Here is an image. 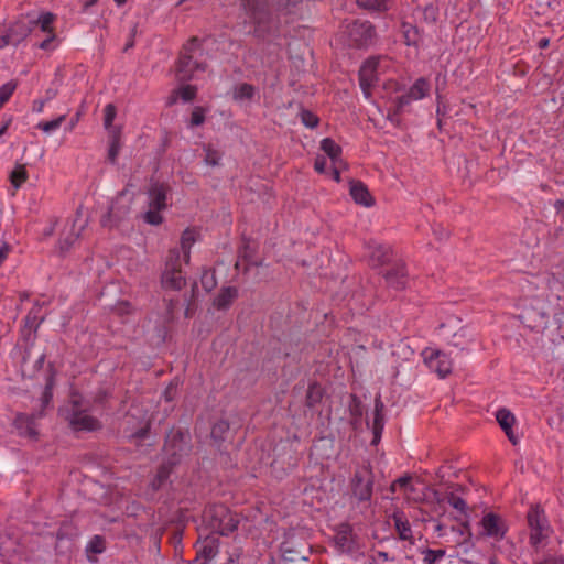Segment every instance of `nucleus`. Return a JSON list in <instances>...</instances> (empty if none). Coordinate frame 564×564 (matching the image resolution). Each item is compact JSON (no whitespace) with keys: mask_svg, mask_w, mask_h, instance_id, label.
Segmentation results:
<instances>
[{"mask_svg":"<svg viewBox=\"0 0 564 564\" xmlns=\"http://www.w3.org/2000/svg\"><path fill=\"white\" fill-rule=\"evenodd\" d=\"M335 542L341 551H351L352 549V529L349 524L339 525L335 535Z\"/></svg>","mask_w":564,"mask_h":564,"instance_id":"obj_24","label":"nucleus"},{"mask_svg":"<svg viewBox=\"0 0 564 564\" xmlns=\"http://www.w3.org/2000/svg\"><path fill=\"white\" fill-rule=\"evenodd\" d=\"M196 93L197 88L193 85H184L178 88H175L166 98V106L171 107L175 105L178 98H181L185 102L192 101L196 97Z\"/></svg>","mask_w":564,"mask_h":564,"instance_id":"obj_21","label":"nucleus"},{"mask_svg":"<svg viewBox=\"0 0 564 564\" xmlns=\"http://www.w3.org/2000/svg\"><path fill=\"white\" fill-rule=\"evenodd\" d=\"M191 436L187 432L172 429L165 438L164 452L169 456V464L176 465L181 458L191 451Z\"/></svg>","mask_w":564,"mask_h":564,"instance_id":"obj_8","label":"nucleus"},{"mask_svg":"<svg viewBox=\"0 0 564 564\" xmlns=\"http://www.w3.org/2000/svg\"><path fill=\"white\" fill-rule=\"evenodd\" d=\"M203 288L207 291H212L216 286L215 273L206 272L202 278Z\"/></svg>","mask_w":564,"mask_h":564,"instance_id":"obj_50","label":"nucleus"},{"mask_svg":"<svg viewBox=\"0 0 564 564\" xmlns=\"http://www.w3.org/2000/svg\"><path fill=\"white\" fill-rule=\"evenodd\" d=\"M392 0H357V4L368 11L386 12L391 8Z\"/></svg>","mask_w":564,"mask_h":564,"instance_id":"obj_28","label":"nucleus"},{"mask_svg":"<svg viewBox=\"0 0 564 564\" xmlns=\"http://www.w3.org/2000/svg\"><path fill=\"white\" fill-rule=\"evenodd\" d=\"M423 356L429 368L435 371L440 378H445L452 372L453 361L445 352L425 349Z\"/></svg>","mask_w":564,"mask_h":564,"instance_id":"obj_11","label":"nucleus"},{"mask_svg":"<svg viewBox=\"0 0 564 564\" xmlns=\"http://www.w3.org/2000/svg\"><path fill=\"white\" fill-rule=\"evenodd\" d=\"M404 43L406 45H414L416 46L421 40V34L419 29L415 25H412L410 23L403 22L401 25Z\"/></svg>","mask_w":564,"mask_h":564,"instance_id":"obj_30","label":"nucleus"},{"mask_svg":"<svg viewBox=\"0 0 564 564\" xmlns=\"http://www.w3.org/2000/svg\"><path fill=\"white\" fill-rule=\"evenodd\" d=\"M445 553L446 552L443 549H440V550L425 549L422 551V554L424 555L423 563L424 564H434L436 561L443 558L445 556Z\"/></svg>","mask_w":564,"mask_h":564,"instance_id":"obj_39","label":"nucleus"},{"mask_svg":"<svg viewBox=\"0 0 564 564\" xmlns=\"http://www.w3.org/2000/svg\"><path fill=\"white\" fill-rule=\"evenodd\" d=\"M229 432V423L225 420H219L214 423L210 431V436L216 442H221L225 440L226 435Z\"/></svg>","mask_w":564,"mask_h":564,"instance_id":"obj_33","label":"nucleus"},{"mask_svg":"<svg viewBox=\"0 0 564 564\" xmlns=\"http://www.w3.org/2000/svg\"><path fill=\"white\" fill-rule=\"evenodd\" d=\"M327 165V160L323 155H317L314 162V169L317 173H325Z\"/></svg>","mask_w":564,"mask_h":564,"instance_id":"obj_53","label":"nucleus"},{"mask_svg":"<svg viewBox=\"0 0 564 564\" xmlns=\"http://www.w3.org/2000/svg\"><path fill=\"white\" fill-rule=\"evenodd\" d=\"M185 284L183 271H163L162 285L165 289L181 290Z\"/></svg>","mask_w":564,"mask_h":564,"instance_id":"obj_23","label":"nucleus"},{"mask_svg":"<svg viewBox=\"0 0 564 564\" xmlns=\"http://www.w3.org/2000/svg\"><path fill=\"white\" fill-rule=\"evenodd\" d=\"M254 249L251 248L249 241H245L243 246L239 250V258L245 260L246 262H251L253 260Z\"/></svg>","mask_w":564,"mask_h":564,"instance_id":"obj_46","label":"nucleus"},{"mask_svg":"<svg viewBox=\"0 0 564 564\" xmlns=\"http://www.w3.org/2000/svg\"><path fill=\"white\" fill-rule=\"evenodd\" d=\"M527 521L530 529V545L539 550L541 544L547 540L552 533V528L544 510L538 505L531 506L527 513Z\"/></svg>","mask_w":564,"mask_h":564,"instance_id":"obj_5","label":"nucleus"},{"mask_svg":"<svg viewBox=\"0 0 564 564\" xmlns=\"http://www.w3.org/2000/svg\"><path fill=\"white\" fill-rule=\"evenodd\" d=\"M123 198V194H120L111 204L108 210V216L113 221L118 223L122 220L130 210V207L128 205H120V200Z\"/></svg>","mask_w":564,"mask_h":564,"instance_id":"obj_27","label":"nucleus"},{"mask_svg":"<svg viewBox=\"0 0 564 564\" xmlns=\"http://www.w3.org/2000/svg\"><path fill=\"white\" fill-rule=\"evenodd\" d=\"M64 120H65V116L63 115V116H59L58 118H56L54 120L41 122L39 124V129H41L44 132H51V131L56 130L57 128H59L61 124L64 122Z\"/></svg>","mask_w":564,"mask_h":564,"instance_id":"obj_44","label":"nucleus"},{"mask_svg":"<svg viewBox=\"0 0 564 564\" xmlns=\"http://www.w3.org/2000/svg\"><path fill=\"white\" fill-rule=\"evenodd\" d=\"M218 552L216 542L214 539H206L202 545L197 549L196 560L203 558L205 562L216 556Z\"/></svg>","mask_w":564,"mask_h":564,"instance_id":"obj_29","label":"nucleus"},{"mask_svg":"<svg viewBox=\"0 0 564 564\" xmlns=\"http://www.w3.org/2000/svg\"><path fill=\"white\" fill-rule=\"evenodd\" d=\"M116 310L120 313V314H129L131 312V305L128 303V302H120L118 303V305L116 306Z\"/></svg>","mask_w":564,"mask_h":564,"instance_id":"obj_56","label":"nucleus"},{"mask_svg":"<svg viewBox=\"0 0 564 564\" xmlns=\"http://www.w3.org/2000/svg\"><path fill=\"white\" fill-rule=\"evenodd\" d=\"M55 20V15L51 12L43 13L39 17L37 24L41 30L47 34H54L52 24Z\"/></svg>","mask_w":564,"mask_h":564,"instance_id":"obj_38","label":"nucleus"},{"mask_svg":"<svg viewBox=\"0 0 564 564\" xmlns=\"http://www.w3.org/2000/svg\"><path fill=\"white\" fill-rule=\"evenodd\" d=\"M349 192L356 204L362 205L365 207H371L375 204V198L369 193L367 186L359 181L350 182Z\"/></svg>","mask_w":564,"mask_h":564,"instance_id":"obj_19","label":"nucleus"},{"mask_svg":"<svg viewBox=\"0 0 564 564\" xmlns=\"http://www.w3.org/2000/svg\"><path fill=\"white\" fill-rule=\"evenodd\" d=\"M116 107L112 104L106 105L104 109V124L108 129L112 126V122L116 118Z\"/></svg>","mask_w":564,"mask_h":564,"instance_id":"obj_45","label":"nucleus"},{"mask_svg":"<svg viewBox=\"0 0 564 564\" xmlns=\"http://www.w3.org/2000/svg\"><path fill=\"white\" fill-rule=\"evenodd\" d=\"M238 297V289L235 286H225L220 290L218 295L214 299V306L217 310H227Z\"/></svg>","mask_w":564,"mask_h":564,"instance_id":"obj_22","label":"nucleus"},{"mask_svg":"<svg viewBox=\"0 0 564 564\" xmlns=\"http://www.w3.org/2000/svg\"><path fill=\"white\" fill-rule=\"evenodd\" d=\"M196 241V231L192 228H187L183 231L181 237V252L184 261L187 263L191 257V248Z\"/></svg>","mask_w":564,"mask_h":564,"instance_id":"obj_26","label":"nucleus"},{"mask_svg":"<svg viewBox=\"0 0 564 564\" xmlns=\"http://www.w3.org/2000/svg\"><path fill=\"white\" fill-rule=\"evenodd\" d=\"M480 525L482 528L481 535L497 541L503 539L508 529L505 520L494 512L486 513L480 521Z\"/></svg>","mask_w":564,"mask_h":564,"instance_id":"obj_12","label":"nucleus"},{"mask_svg":"<svg viewBox=\"0 0 564 564\" xmlns=\"http://www.w3.org/2000/svg\"><path fill=\"white\" fill-rule=\"evenodd\" d=\"M321 150L330 159V163H340L341 148L333 139L325 138L321 141Z\"/></svg>","mask_w":564,"mask_h":564,"instance_id":"obj_25","label":"nucleus"},{"mask_svg":"<svg viewBox=\"0 0 564 564\" xmlns=\"http://www.w3.org/2000/svg\"><path fill=\"white\" fill-rule=\"evenodd\" d=\"M368 249L369 262L372 267H382L392 258V249L389 246L371 242Z\"/></svg>","mask_w":564,"mask_h":564,"instance_id":"obj_16","label":"nucleus"},{"mask_svg":"<svg viewBox=\"0 0 564 564\" xmlns=\"http://www.w3.org/2000/svg\"><path fill=\"white\" fill-rule=\"evenodd\" d=\"M205 121V113L203 108L195 107L191 116V126H200Z\"/></svg>","mask_w":564,"mask_h":564,"instance_id":"obj_49","label":"nucleus"},{"mask_svg":"<svg viewBox=\"0 0 564 564\" xmlns=\"http://www.w3.org/2000/svg\"><path fill=\"white\" fill-rule=\"evenodd\" d=\"M54 39H55V34H48V36L40 43L39 47L42 50L51 48V44L54 41Z\"/></svg>","mask_w":564,"mask_h":564,"instance_id":"obj_57","label":"nucleus"},{"mask_svg":"<svg viewBox=\"0 0 564 564\" xmlns=\"http://www.w3.org/2000/svg\"><path fill=\"white\" fill-rule=\"evenodd\" d=\"M383 411H384V404L381 400V395L378 394L375 398L373 421H372V426H371L372 433H373V438L371 442L372 445H377L381 440L382 431L384 427Z\"/></svg>","mask_w":564,"mask_h":564,"instance_id":"obj_17","label":"nucleus"},{"mask_svg":"<svg viewBox=\"0 0 564 564\" xmlns=\"http://www.w3.org/2000/svg\"><path fill=\"white\" fill-rule=\"evenodd\" d=\"M11 251V246L7 242H4L1 248H0V267L2 265V263L4 262V260L7 259L8 254L10 253Z\"/></svg>","mask_w":564,"mask_h":564,"instance_id":"obj_54","label":"nucleus"},{"mask_svg":"<svg viewBox=\"0 0 564 564\" xmlns=\"http://www.w3.org/2000/svg\"><path fill=\"white\" fill-rule=\"evenodd\" d=\"M174 393H175V388L171 384V386H169V387L165 389V391H164V393H163V397H164V399H165L167 402H170V401H172V400L174 399Z\"/></svg>","mask_w":564,"mask_h":564,"instance_id":"obj_60","label":"nucleus"},{"mask_svg":"<svg viewBox=\"0 0 564 564\" xmlns=\"http://www.w3.org/2000/svg\"><path fill=\"white\" fill-rule=\"evenodd\" d=\"M459 533L467 535L464 541H468L470 539L471 532H470V527H469L468 522L462 523V525L459 528Z\"/></svg>","mask_w":564,"mask_h":564,"instance_id":"obj_58","label":"nucleus"},{"mask_svg":"<svg viewBox=\"0 0 564 564\" xmlns=\"http://www.w3.org/2000/svg\"><path fill=\"white\" fill-rule=\"evenodd\" d=\"M554 206L556 210L562 214V217L564 219V200H556Z\"/></svg>","mask_w":564,"mask_h":564,"instance_id":"obj_64","label":"nucleus"},{"mask_svg":"<svg viewBox=\"0 0 564 564\" xmlns=\"http://www.w3.org/2000/svg\"><path fill=\"white\" fill-rule=\"evenodd\" d=\"M496 420L500 427L502 429V431L505 432L508 440L513 445H517L519 443V438L513 432V425L517 422L513 413H511V411H509L506 408L499 409L496 413Z\"/></svg>","mask_w":564,"mask_h":564,"instance_id":"obj_15","label":"nucleus"},{"mask_svg":"<svg viewBox=\"0 0 564 564\" xmlns=\"http://www.w3.org/2000/svg\"><path fill=\"white\" fill-rule=\"evenodd\" d=\"M380 59L377 57L368 58L359 70V82L362 90L369 94V89L373 86L377 80V68Z\"/></svg>","mask_w":564,"mask_h":564,"instance_id":"obj_14","label":"nucleus"},{"mask_svg":"<svg viewBox=\"0 0 564 564\" xmlns=\"http://www.w3.org/2000/svg\"><path fill=\"white\" fill-rule=\"evenodd\" d=\"M18 87V82L12 79L0 87V109L10 100Z\"/></svg>","mask_w":564,"mask_h":564,"instance_id":"obj_35","label":"nucleus"},{"mask_svg":"<svg viewBox=\"0 0 564 564\" xmlns=\"http://www.w3.org/2000/svg\"><path fill=\"white\" fill-rule=\"evenodd\" d=\"M254 87L250 84L243 83L235 87L234 89V99L241 101L245 99L250 100L254 95Z\"/></svg>","mask_w":564,"mask_h":564,"instance_id":"obj_34","label":"nucleus"},{"mask_svg":"<svg viewBox=\"0 0 564 564\" xmlns=\"http://www.w3.org/2000/svg\"><path fill=\"white\" fill-rule=\"evenodd\" d=\"M241 3L250 22L254 24V34L263 35L269 30L271 21L268 0H241Z\"/></svg>","mask_w":564,"mask_h":564,"instance_id":"obj_6","label":"nucleus"},{"mask_svg":"<svg viewBox=\"0 0 564 564\" xmlns=\"http://www.w3.org/2000/svg\"><path fill=\"white\" fill-rule=\"evenodd\" d=\"M347 33L351 45L362 48L375 44L377 32L369 21L356 20L347 26Z\"/></svg>","mask_w":564,"mask_h":564,"instance_id":"obj_9","label":"nucleus"},{"mask_svg":"<svg viewBox=\"0 0 564 564\" xmlns=\"http://www.w3.org/2000/svg\"><path fill=\"white\" fill-rule=\"evenodd\" d=\"M301 121L307 128H315L318 126L319 119L310 110L301 111Z\"/></svg>","mask_w":564,"mask_h":564,"instance_id":"obj_42","label":"nucleus"},{"mask_svg":"<svg viewBox=\"0 0 564 564\" xmlns=\"http://www.w3.org/2000/svg\"><path fill=\"white\" fill-rule=\"evenodd\" d=\"M384 279L388 285L395 290H402L406 284V271L403 264H397L393 268L387 270Z\"/></svg>","mask_w":564,"mask_h":564,"instance_id":"obj_20","label":"nucleus"},{"mask_svg":"<svg viewBox=\"0 0 564 564\" xmlns=\"http://www.w3.org/2000/svg\"><path fill=\"white\" fill-rule=\"evenodd\" d=\"M181 253L177 248L169 250L164 271H182Z\"/></svg>","mask_w":564,"mask_h":564,"instance_id":"obj_32","label":"nucleus"},{"mask_svg":"<svg viewBox=\"0 0 564 564\" xmlns=\"http://www.w3.org/2000/svg\"><path fill=\"white\" fill-rule=\"evenodd\" d=\"M373 474L369 464L359 466L351 479L354 496L360 501H368L372 496Z\"/></svg>","mask_w":564,"mask_h":564,"instance_id":"obj_10","label":"nucleus"},{"mask_svg":"<svg viewBox=\"0 0 564 564\" xmlns=\"http://www.w3.org/2000/svg\"><path fill=\"white\" fill-rule=\"evenodd\" d=\"M54 378L50 376L46 380L45 389L40 399L41 410L37 413L24 414L19 413L14 419V426L21 436L36 440L39 432L36 430L35 420L42 417L44 409L50 404L53 398Z\"/></svg>","mask_w":564,"mask_h":564,"instance_id":"obj_2","label":"nucleus"},{"mask_svg":"<svg viewBox=\"0 0 564 564\" xmlns=\"http://www.w3.org/2000/svg\"><path fill=\"white\" fill-rule=\"evenodd\" d=\"M431 86L429 82L421 77L419 78L404 95H401L397 99V107L401 110L404 106L409 105L413 100H420L430 93Z\"/></svg>","mask_w":564,"mask_h":564,"instance_id":"obj_13","label":"nucleus"},{"mask_svg":"<svg viewBox=\"0 0 564 564\" xmlns=\"http://www.w3.org/2000/svg\"><path fill=\"white\" fill-rule=\"evenodd\" d=\"M174 465H170L169 462L166 464H163L156 474V481L158 486H161L167 478L171 473V469Z\"/></svg>","mask_w":564,"mask_h":564,"instance_id":"obj_48","label":"nucleus"},{"mask_svg":"<svg viewBox=\"0 0 564 564\" xmlns=\"http://www.w3.org/2000/svg\"><path fill=\"white\" fill-rule=\"evenodd\" d=\"M281 6L284 7L289 12L292 11V8H294L297 3H300L302 0H280Z\"/></svg>","mask_w":564,"mask_h":564,"instance_id":"obj_59","label":"nucleus"},{"mask_svg":"<svg viewBox=\"0 0 564 564\" xmlns=\"http://www.w3.org/2000/svg\"><path fill=\"white\" fill-rule=\"evenodd\" d=\"M59 412L74 431H95L100 427L99 421L82 410L77 400H73L68 408L62 409Z\"/></svg>","mask_w":564,"mask_h":564,"instance_id":"obj_7","label":"nucleus"},{"mask_svg":"<svg viewBox=\"0 0 564 564\" xmlns=\"http://www.w3.org/2000/svg\"><path fill=\"white\" fill-rule=\"evenodd\" d=\"M203 519L213 532L221 535L234 532L239 523L236 514L224 505H214L206 508Z\"/></svg>","mask_w":564,"mask_h":564,"instance_id":"obj_3","label":"nucleus"},{"mask_svg":"<svg viewBox=\"0 0 564 564\" xmlns=\"http://www.w3.org/2000/svg\"><path fill=\"white\" fill-rule=\"evenodd\" d=\"M105 540L104 538H101L100 535H95L89 544H88V547H87V551H90L95 554H99V553H102L104 550H105Z\"/></svg>","mask_w":564,"mask_h":564,"instance_id":"obj_43","label":"nucleus"},{"mask_svg":"<svg viewBox=\"0 0 564 564\" xmlns=\"http://www.w3.org/2000/svg\"><path fill=\"white\" fill-rule=\"evenodd\" d=\"M203 40L193 36L182 46L175 64V76L178 82L191 80L196 72L206 70L207 62L203 58Z\"/></svg>","mask_w":564,"mask_h":564,"instance_id":"obj_1","label":"nucleus"},{"mask_svg":"<svg viewBox=\"0 0 564 564\" xmlns=\"http://www.w3.org/2000/svg\"><path fill=\"white\" fill-rule=\"evenodd\" d=\"M205 158L204 161L209 166H218L223 154L214 149L210 144L204 145Z\"/></svg>","mask_w":564,"mask_h":564,"instance_id":"obj_36","label":"nucleus"},{"mask_svg":"<svg viewBox=\"0 0 564 564\" xmlns=\"http://www.w3.org/2000/svg\"><path fill=\"white\" fill-rule=\"evenodd\" d=\"M444 500H446L453 508H455L459 512H462V513L466 512L467 505H466L465 500L462 499L460 497L456 496L455 494H453V492L447 494L446 497L444 498Z\"/></svg>","mask_w":564,"mask_h":564,"instance_id":"obj_41","label":"nucleus"},{"mask_svg":"<svg viewBox=\"0 0 564 564\" xmlns=\"http://www.w3.org/2000/svg\"><path fill=\"white\" fill-rule=\"evenodd\" d=\"M121 148L120 142V133L118 131H113L110 140V147L108 151V159L111 163L117 161V156L119 154Z\"/></svg>","mask_w":564,"mask_h":564,"instance_id":"obj_37","label":"nucleus"},{"mask_svg":"<svg viewBox=\"0 0 564 564\" xmlns=\"http://www.w3.org/2000/svg\"><path fill=\"white\" fill-rule=\"evenodd\" d=\"M46 100H35L33 102V110L37 112H42Z\"/></svg>","mask_w":564,"mask_h":564,"instance_id":"obj_63","label":"nucleus"},{"mask_svg":"<svg viewBox=\"0 0 564 564\" xmlns=\"http://www.w3.org/2000/svg\"><path fill=\"white\" fill-rule=\"evenodd\" d=\"M350 414L354 419L359 420L362 416V406L360 400L356 397H351V403L349 405Z\"/></svg>","mask_w":564,"mask_h":564,"instance_id":"obj_47","label":"nucleus"},{"mask_svg":"<svg viewBox=\"0 0 564 564\" xmlns=\"http://www.w3.org/2000/svg\"><path fill=\"white\" fill-rule=\"evenodd\" d=\"M9 178L14 188H20L29 178L25 165L17 164Z\"/></svg>","mask_w":564,"mask_h":564,"instance_id":"obj_31","label":"nucleus"},{"mask_svg":"<svg viewBox=\"0 0 564 564\" xmlns=\"http://www.w3.org/2000/svg\"><path fill=\"white\" fill-rule=\"evenodd\" d=\"M411 478L410 477H400L395 480V484L398 487H406L410 484Z\"/></svg>","mask_w":564,"mask_h":564,"instance_id":"obj_62","label":"nucleus"},{"mask_svg":"<svg viewBox=\"0 0 564 564\" xmlns=\"http://www.w3.org/2000/svg\"><path fill=\"white\" fill-rule=\"evenodd\" d=\"M171 192V187L164 182H152L148 189L149 210L144 213L143 219L147 224L158 226L163 223L160 214L167 207L166 197Z\"/></svg>","mask_w":564,"mask_h":564,"instance_id":"obj_4","label":"nucleus"},{"mask_svg":"<svg viewBox=\"0 0 564 564\" xmlns=\"http://www.w3.org/2000/svg\"><path fill=\"white\" fill-rule=\"evenodd\" d=\"M392 520L399 539L402 541H408L410 544H414L411 524L404 513L401 511L393 512Z\"/></svg>","mask_w":564,"mask_h":564,"instance_id":"obj_18","label":"nucleus"},{"mask_svg":"<svg viewBox=\"0 0 564 564\" xmlns=\"http://www.w3.org/2000/svg\"><path fill=\"white\" fill-rule=\"evenodd\" d=\"M535 564H564V557L556 555H546L543 560L535 562Z\"/></svg>","mask_w":564,"mask_h":564,"instance_id":"obj_52","label":"nucleus"},{"mask_svg":"<svg viewBox=\"0 0 564 564\" xmlns=\"http://www.w3.org/2000/svg\"><path fill=\"white\" fill-rule=\"evenodd\" d=\"M376 557L382 562L394 561V557H391L388 552L377 551Z\"/></svg>","mask_w":564,"mask_h":564,"instance_id":"obj_61","label":"nucleus"},{"mask_svg":"<svg viewBox=\"0 0 564 564\" xmlns=\"http://www.w3.org/2000/svg\"><path fill=\"white\" fill-rule=\"evenodd\" d=\"M322 399V391L316 384H311L307 390L306 404L313 408Z\"/></svg>","mask_w":564,"mask_h":564,"instance_id":"obj_40","label":"nucleus"},{"mask_svg":"<svg viewBox=\"0 0 564 564\" xmlns=\"http://www.w3.org/2000/svg\"><path fill=\"white\" fill-rule=\"evenodd\" d=\"M346 169L344 161L340 163H332V176L336 182H340V173Z\"/></svg>","mask_w":564,"mask_h":564,"instance_id":"obj_51","label":"nucleus"},{"mask_svg":"<svg viewBox=\"0 0 564 564\" xmlns=\"http://www.w3.org/2000/svg\"><path fill=\"white\" fill-rule=\"evenodd\" d=\"M150 429V422H148L143 427L138 430L135 433H133L131 436L134 438H144L148 435Z\"/></svg>","mask_w":564,"mask_h":564,"instance_id":"obj_55","label":"nucleus"}]
</instances>
